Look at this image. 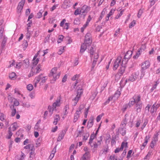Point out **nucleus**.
<instances>
[{"label":"nucleus","instance_id":"53","mask_svg":"<svg viewBox=\"0 0 160 160\" xmlns=\"http://www.w3.org/2000/svg\"><path fill=\"white\" fill-rule=\"evenodd\" d=\"M88 24L86 22L83 25V27L81 28V32H83L85 29L88 26Z\"/></svg>","mask_w":160,"mask_h":160},{"label":"nucleus","instance_id":"36","mask_svg":"<svg viewBox=\"0 0 160 160\" xmlns=\"http://www.w3.org/2000/svg\"><path fill=\"white\" fill-rule=\"evenodd\" d=\"M42 139L41 138H39L37 140L36 142V147H38L40 146L41 144V143L42 142Z\"/></svg>","mask_w":160,"mask_h":160},{"label":"nucleus","instance_id":"40","mask_svg":"<svg viewBox=\"0 0 160 160\" xmlns=\"http://www.w3.org/2000/svg\"><path fill=\"white\" fill-rule=\"evenodd\" d=\"M156 111L157 110L155 108V107H154V106L153 105L151 108L150 110V112L152 114L154 112H156Z\"/></svg>","mask_w":160,"mask_h":160},{"label":"nucleus","instance_id":"29","mask_svg":"<svg viewBox=\"0 0 160 160\" xmlns=\"http://www.w3.org/2000/svg\"><path fill=\"white\" fill-rule=\"evenodd\" d=\"M152 154V151H149L146 156L144 158V160H147V159L148 160Z\"/></svg>","mask_w":160,"mask_h":160},{"label":"nucleus","instance_id":"62","mask_svg":"<svg viewBox=\"0 0 160 160\" xmlns=\"http://www.w3.org/2000/svg\"><path fill=\"white\" fill-rule=\"evenodd\" d=\"M122 150L121 147L120 148H117L115 150L114 152L115 153H117Z\"/></svg>","mask_w":160,"mask_h":160},{"label":"nucleus","instance_id":"38","mask_svg":"<svg viewBox=\"0 0 160 160\" xmlns=\"http://www.w3.org/2000/svg\"><path fill=\"white\" fill-rule=\"evenodd\" d=\"M27 88L28 90L30 91L32 90L33 88V87L32 84H29L27 85Z\"/></svg>","mask_w":160,"mask_h":160},{"label":"nucleus","instance_id":"50","mask_svg":"<svg viewBox=\"0 0 160 160\" xmlns=\"http://www.w3.org/2000/svg\"><path fill=\"white\" fill-rule=\"evenodd\" d=\"M48 77L47 76L41 77V82L42 83H45L48 79Z\"/></svg>","mask_w":160,"mask_h":160},{"label":"nucleus","instance_id":"28","mask_svg":"<svg viewBox=\"0 0 160 160\" xmlns=\"http://www.w3.org/2000/svg\"><path fill=\"white\" fill-rule=\"evenodd\" d=\"M10 108L12 110L11 115L13 117L15 116L16 113V109L14 108V106L13 105H11L10 106Z\"/></svg>","mask_w":160,"mask_h":160},{"label":"nucleus","instance_id":"33","mask_svg":"<svg viewBox=\"0 0 160 160\" xmlns=\"http://www.w3.org/2000/svg\"><path fill=\"white\" fill-rule=\"evenodd\" d=\"M56 151V146H55L53 148V150L52 151V153L51 154V157L52 158H51V160L52 158L54 156V154L55 153Z\"/></svg>","mask_w":160,"mask_h":160},{"label":"nucleus","instance_id":"54","mask_svg":"<svg viewBox=\"0 0 160 160\" xmlns=\"http://www.w3.org/2000/svg\"><path fill=\"white\" fill-rule=\"evenodd\" d=\"M135 104V100L133 99V98H132V100H131V101H130L128 103V104L130 106H131L134 105Z\"/></svg>","mask_w":160,"mask_h":160},{"label":"nucleus","instance_id":"4","mask_svg":"<svg viewBox=\"0 0 160 160\" xmlns=\"http://www.w3.org/2000/svg\"><path fill=\"white\" fill-rule=\"evenodd\" d=\"M83 93V90L82 88L77 89V94L76 97L73 99L74 105L77 104L78 101L80 99L81 95Z\"/></svg>","mask_w":160,"mask_h":160},{"label":"nucleus","instance_id":"37","mask_svg":"<svg viewBox=\"0 0 160 160\" xmlns=\"http://www.w3.org/2000/svg\"><path fill=\"white\" fill-rule=\"evenodd\" d=\"M119 132L122 135H124L126 134V130L125 128H122L119 129Z\"/></svg>","mask_w":160,"mask_h":160},{"label":"nucleus","instance_id":"49","mask_svg":"<svg viewBox=\"0 0 160 160\" xmlns=\"http://www.w3.org/2000/svg\"><path fill=\"white\" fill-rule=\"evenodd\" d=\"M43 10H40L39 12L37 14V17L38 18H40L42 16V14L43 13Z\"/></svg>","mask_w":160,"mask_h":160},{"label":"nucleus","instance_id":"59","mask_svg":"<svg viewBox=\"0 0 160 160\" xmlns=\"http://www.w3.org/2000/svg\"><path fill=\"white\" fill-rule=\"evenodd\" d=\"M132 150H130L128 152L127 157V158H129L131 157V155L132 153Z\"/></svg>","mask_w":160,"mask_h":160},{"label":"nucleus","instance_id":"20","mask_svg":"<svg viewBox=\"0 0 160 160\" xmlns=\"http://www.w3.org/2000/svg\"><path fill=\"white\" fill-rule=\"evenodd\" d=\"M94 118L93 117H90L87 124V127L88 128L92 127L93 124V121Z\"/></svg>","mask_w":160,"mask_h":160},{"label":"nucleus","instance_id":"27","mask_svg":"<svg viewBox=\"0 0 160 160\" xmlns=\"http://www.w3.org/2000/svg\"><path fill=\"white\" fill-rule=\"evenodd\" d=\"M12 128L11 131H14L18 128V126L16 123H14L10 126Z\"/></svg>","mask_w":160,"mask_h":160},{"label":"nucleus","instance_id":"51","mask_svg":"<svg viewBox=\"0 0 160 160\" xmlns=\"http://www.w3.org/2000/svg\"><path fill=\"white\" fill-rule=\"evenodd\" d=\"M104 115V114L102 113L101 114L98 116L96 118V121L97 122H99L101 119L102 117Z\"/></svg>","mask_w":160,"mask_h":160},{"label":"nucleus","instance_id":"2","mask_svg":"<svg viewBox=\"0 0 160 160\" xmlns=\"http://www.w3.org/2000/svg\"><path fill=\"white\" fill-rule=\"evenodd\" d=\"M57 69L56 68H53L51 72V83H54L56 80L59 78L60 73L57 72Z\"/></svg>","mask_w":160,"mask_h":160},{"label":"nucleus","instance_id":"11","mask_svg":"<svg viewBox=\"0 0 160 160\" xmlns=\"http://www.w3.org/2000/svg\"><path fill=\"white\" fill-rule=\"evenodd\" d=\"M30 153L29 158L31 159H32L35 157L36 153L35 152V148L33 145L32 146L30 150Z\"/></svg>","mask_w":160,"mask_h":160},{"label":"nucleus","instance_id":"18","mask_svg":"<svg viewBox=\"0 0 160 160\" xmlns=\"http://www.w3.org/2000/svg\"><path fill=\"white\" fill-rule=\"evenodd\" d=\"M66 133V132L65 130H62L61 131L57 139L58 141H60L64 138Z\"/></svg>","mask_w":160,"mask_h":160},{"label":"nucleus","instance_id":"7","mask_svg":"<svg viewBox=\"0 0 160 160\" xmlns=\"http://www.w3.org/2000/svg\"><path fill=\"white\" fill-rule=\"evenodd\" d=\"M61 104V98H59L56 100L52 104V111L56 112L57 110L56 108L60 107Z\"/></svg>","mask_w":160,"mask_h":160},{"label":"nucleus","instance_id":"58","mask_svg":"<svg viewBox=\"0 0 160 160\" xmlns=\"http://www.w3.org/2000/svg\"><path fill=\"white\" fill-rule=\"evenodd\" d=\"M33 144H28L27 145H26L24 147V148L25 149H30L31 148V147H32V146Z\"/></svg>","mask_w":160,"mask_h":160},{"label":"nucleus","instance_id":"21","mask_svg":"<svg viewBox=\"0 0 160 160\" xmlns=\"http://www.w3.org/2000/svg\"><path fill=\"white\" fill-rule=\"evenodd\" d=\"M89 135V133L88 132L83 133L82 135V140L83 141H86L88 139Z\"/></svg>","mask_w":160,"mask_h":160},{"label":"nucleus","instance_id":"42","mask_svg":"<svg viewBox=\"0 0 160 160\" xmlns=\"http://www.w3.org/2000/svg\"><path fill=\"white\" fill-rule=\"evenodd\" d=\"M136 24V21L135 20H133L129 24V28H131L134 27Z\"/></svg>","mask_w":160,"mask_h":160},{"label":"nucleus","instance_id":"9","mask_svg":"<svg viewBox=\"0 0 160 160\" xmlns=\"http://www.w3.org/2000/svg\"><path fill=\"white\" fill-rule=\"evenodd\" d=\"M91 35L90 33H87L85 36L84 43L87 44L88 46H90L91 44L92 40L91 39Z\"/></svg>","mask_w":160,"mask_h":160},{"label":"nucleus","instance_id":"56","mask_svg":"<svg viewBox=\"0 0 160 160\" xmlns=\"http://www.w3.org/2000/svg\"><path fill=\"white\" fill-rule=\"evenodd\" d=\"M85 132H84V130L83 129H81V130L79 131L78 132V136L81 137L82 134L83 133H85Z\"/></svg>","mask_w":160,"mask_h":160},{"label":"nucleus","instance_id":"41","mask_svg":"<svg viewBox=\"0 0 160 160\" xmlns=\"http://www.w3.org/2000/svg\"><path fill=\"white\" fill-rule=\"evenodd\" d=\"M128 143L127 142H122V144H121V149H122V150H123V149L124 148H127L128 147Z\"/></svg>","mask_w":160,"mask_h":160},{"label":"nucleus","instance_id":"32","mask_svg":"<svg viewBox=\"0 0 160 160\" xmlns=\"http://www.w3.org/2000/svg\"><path fill=\"white\" fill-rule=\"evenodd\" d=\"M121 94L120 91L118 89L115 93L113 97L116 98H118L120 96Z\"/></svg>","mask_w":160,"mask_h":160},{"label":"nucleus","instance_id":"5","mask_svg":"<svg viewBox=\"0 0 160 160\" xmlns=\"http://www.w3.org/2000/svg\"><path fill=\"white\" fill-rule=\"evenodd\" d=\"M159 134V132H157L154 134L150 146V147L152 148H154L155 145H156V142L158 141V136Z\"/></svg>","mask_w":160,"mask_h":160},{"label":"nucleus","instance_id":"64","mask_svg":"<svg viewBox=\"0 0 160 160\" xmlns=\"http://www.w3.org/2000/svg\"><path fill=\"white\" fill-rule=\"evenodd\" d=\"M110 160H117V158L115 157V155H113L110 157Z\"/></svg>","mask_w":160,"mask_h":160},{"label":"nucleus","instance_id":"63","mask_svg":"<svg viewBox=\"0 0 160 160\" xmlns=\"http://www.w3.org/2000/svg\"><path fill=\"white\" fill-rule=\"evenodd\" d=\"M158 0H150V5L152 6L154 5L155 3V2L157 1Z\"/></svg>","mask_w":160,"mask_h":160},{"label":"nucleus","instance_id":"15","mask_svg":"<svg viewBox=\"0 0 160 160\" xmlns=\"http://www.w3.org/2000/svg\"><path fill=\"white\" fill-rule=\"evenodd\" d=\"M90 8L87 5L83 6L80 10V12L81 13H87L89 10Z\"/></svg>","mask_w":160,"mask_h":160},{"label":"nucleus","instance_id":"14","mask_svg":"<svg viewBox=\"0 0 160 160\" xmlns=\"http://www.w3.org/2000/svg\"><path fill=\"white\" fill-rule=\"evenodd\" d=\"M40 51H39L33 57L32 60V63L33 64L35 65H36L38 62L39 59L38 58H37L38 55L40 53Z\"/></svg>","mask_w":160,"mask_h":160},{"label":"nucleus","instance_id":"39","mask_svg":"<svg viewBox=\"0 0 160 160\" xmlns=\"http://www.w3.org/2000/svg\"><path fill=\"white\" fill-rule=\"evenodd\" d=\"M28 46V43L27 41L26 40H24L23 41V43L22 45V46L23 47L24 50H25V49L27 48Z\"/></svg>","mask_w":160,"mask_h":160},{"label":"nucleus","instance_id":"52","mask_svg":"<svg viewBox=\"0 0 160 160\" xmlns=\"http://www.w3.org/2000/svg\"><path fill=\"white\" fill-rule=\"evenodd\" d=\"M23 63L25 64V67H27L29 65V61L28 59H26L23 61Z\"/></svg>","mask_w":160,"mask_h":160},{"label":"nucleus","instance_id":"16","mask_svg":"<svg viewBox=\"0 0 160 160\" xmlns=\"http://www.w3.org/2000/svg\"><path fill=\"white\" fill-rule=\"evenodd\" d=\"M145 48V46L144 45H142L140 50L137 52L136 54L133 56V58L135 59L137 58L140 54V52L142 51V50H144Z\"/></svg>","mask_w":160,"mask_h":160},{"label":"nucleus","instance_id":"60","mask_svg":"<svg viewBox=\"0 0 160 160\" xmlns=\"http://www.w3.org/2000/svg\"><path fill=\"white\" fill-rule=\"evenodd\" d=\"M141 121L140 120L137 121L136 123L135 124V126L137 128H138L140 126L141 123Z\"/></svg>","mask_w":160,"mask_h":160},{"label":"nucleus","instance_id":"19","mask_svg":"<svg viewBox=\"0 0 160 160\" xmlns=\"http://www.w3.org/2000/svg\"><path fill=\"white\" fill-rule=\"evenodd\" d=\"M42 76V75L40 74L35 78L33 81L34 82V85L35 87H37V84L41 80Z\"/></svg>","mask_w":160,"mask_h":160},{"label":"nucleus","instance_id":"25","mask_svg":"<svg viewBox=\"0 0 160 160\" xmlns=\"http://www.w3.org/2000/svg\"><path fill=\"white\" fill-rule=\"evenodd\" d=\"M136 104V109L138 112H139L141 111V109L142 108V103H137Z\"/></svg>","mask_w":160,"mask_h":160},{"label":"nucleus","instance_id":"12","mask_svg":"<svg viewBox=\"0 0 160 160\" xmlns=\"http://www.w3.org/2000/svg\"><path fill=\"white\" fill-rule=\"evenodd\" d=\"M150 63L148 61H146L143 62L141 66L142 69L145 70L148 68L150 66Z\"/></svg>","mask_w":160,"mask_h":160},{"label":"nucleus","instance_id":"55","mask_svg":"<svg viewBox=\"0 0 160 160\" xmlns=\"http://www.w3.org/2000/svg\"><path fill=\"white\" fill-rule=\"evenodd\" d=\"M22 65V63L21 62H18L16 64V68L19 69L21 66Z\"/></svg>","mask_w":160,"mask_h":160},{"label":"nucleus","instance_id":"23","mask_svg":"<svg viewBox=\"0 0 160 160\" xmlns=\"http://www.w3.org/2000/svg\"><path fill=\"white\" fill-rule=\"evenodd\" d=\"M60 118L59 115L56 114L54 117V121L53 123L55 125L57 124L58 122L59 121Z\"/></svg>","mask_w":160,"mask_h":160},{"label":"nucleus","instance_id":"31","mask_svg":"<svg viewBox=\"0 0 160 160\" xmlns=\"http://www.w3.org/2000/svg\"><path fill=\"white\" fill-rule=\"evenodd\" d=\"M69 109V107L68 105H67L65 106L63 109L64 115H66L68 114V112L67 111V110H68Z\"/></svg>","mask_w":160,"mask_h":160},{"label":"nucleus","instance_id":"8","mask_svg":"<svg viewBox=\"0 0 160 160\" xmlns=\"http://www.w3.org/2000/svg\"><path fill=\"white\" fill-rule=\"evenodd\" d=\"M41 65L39 64L35 68L32 67L29 77H30L31 76V74L32 75H33L34 74H36L39 73L41 70Z\"/></svg>","mask_w":160,"mask_h":160},{"label":"nucleus","instance_id":"44","mask_svg":"<svg viewBox=\"0 0 160 160\" xmlns=\"http://www.w3.org/2000/svg\"><path fill=\"white\" fill-rule=\"evenodd\" d=\"M34 129L37 131L40 132H42V129L41 128L39 125H35L34 127Z\"/></svg>","mask_w":160,"mask_h":160},{"label":"nucleus","instance_id":"10","mask_svg":"<svg viewBox=\"0 0 160 160\" xmlns=\"http://www.w3.org/2000/svg\"><path fill=\"white\" fill-rule=\"evenodd\" d=\"M132 54V51H128L125 54L124 58L123 60H124V62L127 63L128 61L131 58Z\"/></svg>","mask_w":160,"mask_h":160},{"label":"nucleus","instance_id":"47","mask_svg":"<svg viewBox=\"0 0 160 160\" xmlns=\"http://www.w3.org/2000/svg\"><path fill=\"white\" fill-rule=\"evenodd\" d=\"M25 154L21 152V154L20 156V158H18L19 160H23L25 157Z\"/></svg>","mask_w":160,"mask_h":160},{"label":"nucleus","instance_id":"35","mask_svg":"<svg viewBox=\"0 0 160 160\" xmlns=\"http://www.w3.org/2000/svg\"><path fill=\"white\" fill-rule=\"evenodd\" d=\"M5 115L2 113H0V120L2 122L5 120Z\"/></svg>","mask_w":160,"mask_h":160},{"label":"nucleus","instance_id":"43","mask_svg":"<svg viewBox=\"0 0 160 160\" xmlns=\"http://www.w3.org/2000/svg\"><path fill=\"white\" fill-rule=\"evenodd\" d=\"M124 11V9H122V10L119 13H118V14L115 17L116 19H118L123 14V12Z\"/></svg>","mask_w":160,"mask_h":160},{"label":"nucleus","instance_id":"48","mask_svg":"<svg viewBox=\"0 0 160 160\" xmlns=\"http://www.w3.org/2000/svg\"><path fill=\"white\" fill-rule=\"evenodd\" d=\"M8 99L9 102L12 103L13 102V99H14L12 96L10 94H8Z\"/></svg>","mask_w":160,"mask_h":160},{"label":"nucleus","instance_id":"46","mask_svg":"<svg viewBox=\"0 0 160 160\" xmlns=\"http://www.w3.org/2000/svg\"><path fill=\"white\" fill-rule=\"evenodd\" d=\"M58 43H61L62 41L63 38V36L62 35H60L58 36Z\"/></svg>","mask_w":160,"mask_h":160},{"label":"nucleus","instance_id":"22","mask_svg":"<svg viewBox=\"0 0 160 160\" xmlns=\"http://www.w3.org/2000/svg\"><path fill=\"white\" fill-rule=\"evenodd\" d=\"M133 99L135 100V104H137V103H141L140 102V97L139 95H136L134 96L133 97Z\"/></svg>","mask_w":160,"mask_h":160},{"label":"nucleus","instance_id":"24","mask_svg":"<svg viewBox=\"0 0 160 160\" xmlns=\"http://www.w3.org/2000/svg\"><path fill=\"white\" fill-rule=\"evenodd\" d=\"M79 112L78 110H77L76 112L75 113L73 119V122H76L78 120V119L79 117V114L80 113H79Z\"/></svg>","mask_w":160,"mask_h":160},{"label":"nucleus","instance_id":"45","mask_svg":"<svg viewBox=\"0 0 160 160\" xmlns=\"http://www.w3.org/2000/svg\"><path fill=\"white\" fill-rule=\"evenodd\" d=\"M64 47H61L60 48L58 52V53L59 55H61L64 51Z\"/></svg>","mask_w":160,"mask_h":160},{"label":"nucleus","instance_id":"3","mask_svg":"<svg viewBox=\"0 0 160 160\" xmlns=\"http://www.w3.org/2000/svg\"><path fill=\"white\" fill-rule=\"evenodd\" d=\"M124 62V60H122V58L121 56H118L117 58L113 61V70H116L119 66H120L122 64V62Z\"/></svg>","mask_w":160,"mask_h":160},{"label":"nucleus","instance_id":"17","mask_svg":"<svg viewBox=\"0 0 160 160\" xmlns=\"http://www.w3.org/2000/svg\"><path fill=\"white\" fill-rule=\"evenodd\" d=\"M90 152H86L83 155L80 160H88L90 158Z\"/></svg>","mask_w":160,"mask_h":160},{"label":"nucleus","instance_id":"61","mask_svg":"<svg viewBox=\"0 0 160 160\" xmlns=\"http://www.w3.org/2000/svg\"><path fill=\"white\" fill-rule=\"evenodd\" d=\"M66 21V20L65 19H63L60 22V26L61 27H64V24L65 23Z\"/></svg>","mask_w":160,"mask_h":160},{"label":"nucleus","instance_id":"1","mask_svg":"<svg viewBox=\"0 0 160 160\" xmlns=\"http://www.w3.org/2000/svg\"><path fill=\"white\" fill-rule=\"evenodd\" d=\"M87 48L89 49V53L90 54L91 59L92 60V68H93L96 65L98 59L99 57L98 54L97 53L95 52L93 48L91 47L88 46V45L83 43L81 46L80 52L83 53L86 50Z\"/></svg>","mask_w":160,"mask_h":160},{"label":"nucleus","instance_id":"57","mask_svg":"<svg viewBox=\"0 0 160 160\" xmlns=\"http://www.w3.org/2000/svg\"><path fill=\"white\" fill-rule=\"evenodd\" d=\"M25 0H22L18 4V5L22 7V8H23V5L25 2Z\"/></svg>","mask_w":160,"mask_h":160},{"label":"nucleus","instance_id":"34","mask_svg":"<svg viewBox=\"0 0 160 160\" xmlns=\"http://www.w3.org/2000/svg\"><path fill=\"white\" fill-rule=\"evenodd\" d=\"M11 129L12 128L11 127H10L9 128L8 132V136L7 138L8 139H10L12 135V133L11 132Z\"/></svg>","mask_w":160,"mask_h":160},{"label":"nucleus","instance_id":"30","mask_svg":"<svg viewBox=\"0 0 160 160\" xmlns=\"http://www.w3.org/2000/svg\"><path fill=\"white\" fill-rule=\"evenodd\" d=\"M16 74L14 72H12L9 75V77L11 79L14 80L16 78Z\"/></svg>","mask_w":160,"mask_h":160},{"label":"nucleus","instance_id":"6","mask_svg":"<svg viewBox=\"0 0 160 160\" xmlns=\"http://www.w3.org/2000/svg\"><path fill=\"white\" fill-rule=\"evenodd\" d=\"M126 63L124 62H122V64L120 66V68L118 71V73H117L115 75L116 78L118 77V78H119L120 76L124 73L125 69V65Z\"/></svg>","mask_w":160,"mask_h":160},{"label":"nucleus","instance_id":"13","mask_svg":"<svg viewBox=\"0 0 160 160\" xmlns=\"http://www.w3.org/2000/svg\"><path fill=\"white\" fill-rule=\"evenodd\" d=\"M138 75L139 73L138 72L134 73L130 77L129 80L131 82H134L137 79Z\"/></svg>","mask_w":160,"mask_h":160},{"label":"nucleus","instance_id":"26","mask_svg":"<svg viewBox=\"0 0 160 160\" xmlns=\"http://www.w3.org/2000/svg\"><path fill=\"white\" fill-rule=\"evenodd\" d=\"M96 135L94 133L92 134L90 137L89 141V144L92 147V145L91 144L93 140L94 139Z\"/></svg>","mask_w":160,"mask_h":160}]
</instances>
